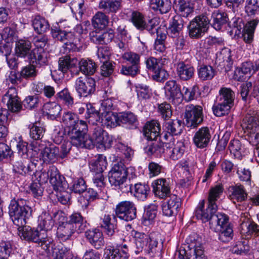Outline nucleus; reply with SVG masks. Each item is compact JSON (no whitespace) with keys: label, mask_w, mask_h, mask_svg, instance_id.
<instances>
[{"label":"nucleus","mask_w":259,"mask_h":259,"mask_svg":"<svg viewBox=\"0 0 259 259\" xmlns=\"http://www.w3.org/2000/svg\"><path fill=\"white\" fill-rule=\"evenodd\" d=\"M88 126L87 124V131L78 139L74 146L79 148L91 149L96 146L100 149H109L112 144V138L101 126H97L93 130L91 137L88 134Z\"/></svg>","instance_id":"obj_1"},{"label":"nucleus","mask_w":259,"mask_h":259,"mask_svg":"<svg viewBox=\"0 0 259 259\" xmlns=\"http://www.w3.org/2000/svg\"><path fill=\"white\" fill-rule=\"evenodd\" d=\"M61 122L64 126L65 134L71 140L73 146L87 131V123L82 120H79L77 115L71 112H64Z\"/></svg>","instance_id":"obj_2"},{"label":"nucleus","mask_w":259,"mask_h":259,"mask_svg":"<svg viewBox=\"0 0 259 259\" xmlns=\"http://www.w3.org/2000/svg\"><path fill=\"white\" fill-rule=\"evenodd\" d=\"M127 170L122 162H117L108 173L110 184L120 189L123 193L132 192V184L127 181Z\"/></svg>","instance_id":"obj_3"},{"label":"nucleus","mask_w":259,"mask_h":259,"mask_svg":"<svg viewBox=\"0 0 259 259\" xmlns=\"http://www.w3.org/2000/svg\"><path fill=\"white\" fill-rule=\"evenodd\" d=\"M24 200L21 199L11 201L9 206V213L13 223L20 228L24 227L26 220L31 215V208L24 204Z\"/></svg>","instance_id":"obj_4"},{"label":"nucleus","mask_w":259,"mask_h":259,"mask_svg":"<svg viewBox=\"0 0 259 259\" xmlns=\"http://www.w3.org/2000/svg\"><path fill=\"white\" fill-rule=\"evenodd\" d=\"M20 237L27 241H31L38 244V246L49 253L54 246L52 238L48 237L45 231L40 232L29 228H23L19 230Z\"/></svg>","instance_id":"obj_5"},{"label":"nucleus","mask_w":259,"mask_h":259,"mask_svg":"<svg viewBox=\"0 0 259 259\" xmlns=\"http://www.w3.org/2000/svg\"><path fill=\"white\" fill-rule=\"evenodd\" d=\"M48 38L46 35H41L34 38L35 48L29 55V59L32 63L39 66L46 65L48 62V53L44 48L48 42Z\"/></svg>","instance_id":"obj_6"},{"label":"nucleus","mask_w":259,"mask_h":259,"mask_svg":"<svg viewBox=\"0 0 259 259\" xmlns=\"http://www.w3.org/2000/svg\"><path fill=\"white\" fill-rule=\"evenodd\" d=\"M190 250L193 249V254L189 256L185 250L179 253V259H207L204 253L201 238L196 235H191L186 239Z\"/></svg>","instance_id":"obj_7"},{"label":"nucleus","mask_w":259,"mask_h":259,"mask_svg":"<svg viewBox=\"0 0 259 259\" xmlns=\"http://www.w3.org/2000/svg\"><path fill=\"white\" fill-rule=\"evenodd\" d=\"M210 21L205 14L196 16L190 21L188 26L189 35L190 38L198 39L207 31Z\"/></svg>","instance_id":"obj_8"},{"label":"nucleus","mask_w":259,"mask_h":259,"mask_svg":"<svg viewBox=\"0 0 259 259\" xmlns=\"http://www.w3.org/2000/svg\"><path fill=\"white\" fill-rule=\"evenodd\" d=\"M184 116L188 126L196 127L203 121L202 107L199 105H188L185 107Z\"/></svg>","instance_id":"obj_9"},{"label":"nucleus","mask_w":259,"mask_h":259,"mask_svg":"<svg viewBox=\"0 0 259 259\" xmlns=\"http://www.w3.org/2000/svg\"><path fill=\"white\" fill-rule=\"evenodd\" d=\"M115 213L120 219L128 222L136 218L137 209L133 202L123 201L116 205Z\"/></svg>","instance_id":"obj_10"},{"label":"nucleus","mask_w":259,"mask_h":259,"mask_svg":"<svg viewBox=\"0 0 259 259\" xmlns=\"http://www.w3.org/2000/svg\"><path fill=\"white\" fill-rule=\"evenodd\" d=\"M165 94L167 99L175 105H180L183 101L181 85L175 80H169L164 85Z\"/></svg>","instance_id":"obj_11"},{"label":"nucleus","mask_w":259,"mask_h":259,"mask_svg":"<svg viewBox=\"0 0 259 259\" xmlns=\"http://www.w3.org/2000/svg\"><path fill=\"white\" fill-rule=\"evenodd\" d=\"M146 68L149 71L152 72V78L157 81H163L168 74L167 71L162 68L160 60L154 57H149L145 61Z\"/></svg>","instance_id":"obj_12"},{"label":"nucleus","mask_w":259,"mask_h":259,"mask_svg":"<svg viewBox=\"0 0 259 259\" xmlns=\"http://www.w3.org/2000/svg\"><path fill=\"white\" fill-rule=\"evenodd\" d=\"M75 88L80 97H86L95 91V80L92 77H79L75 81Z\"/></svg>","instance_id":"obj_13"},{"label":"nucleus","mask_w":259,"mask_h":259,"mask_svg":"<svg viewBox=\"0 0 259 259\" xmlns=\"http://www.w3.org/2000/svg\"><path fill=\"white\" fill-rule=\"evenodd\" d=\"M208 203L207 207L205 209V201L204 200H201L196 208L195 215L198 220H201L202 222L209 221L210 225L212 217L217 214L218 206L216 203Z\"/></svg>","instance_id":"obj_14"},{"label":"nucleus","mask_w":259,"mask_h":259,"mask_svg":"<svg viewBox=\"0 0 259 259\" xmlns=\"http://www.w3.org/2000/svg\"><path fill=\"white\" fill-rule=\"evenodd\" d=\"M2 102L6 104L8 110L12 112L18 113L22 108V105L18 97L15 88L11 87L2 98Z\"/></svg>","instance_id":"obj_15"},{"label":"nucleus","mask_w":259,"mask_h":259,"mask_svg":"<svg viewBox=\"0 0 259 259\" xmlns=\"http://www.w3.org/2000/svg\"><path fill=\"white\" fill-rule=\"evenodd\" d=\"M85 237L90 244L96 249H102L105 245L103 233L98 229L85 231Z\"/></svg>","instance_id":"obj_16"},{"label":"nucleus","mask_w":259,"mask_h":259,"mask_svg":"<svg viewBox=\"0 0 259 259\" xmlns=\"http://www.w3.org/2000/svg\"><path fill=\"white\" fill-rule=\"evenodd\" d=\"M211 138L209 128L207 127H202L195 133L193 142L197 148L203 149L208 146Z\"/></svg>","instance_id":"obj_17"},{"label":"nucleus","mask_w":259,"mask_h":259,"mask_svg":"<svg viewBox=\"0 0 259 259\" xmlns=\"http://www.w3.org/2000/svg\"><path fill=\"white\" fill-rule=\"evenodd\" d=\"M52 171L50 173V183L56 191L63 192L67 186L65 178L60 174L59 170L55 166H52Z\"/></svg>","instance_id":"obj_18"},{"label":"nucleus","mask_w":259,"mask_h":259,"mask_svg":"<svg viewBox=\"0 0 259 259\" xmlns=\"http://www.w3.org/2000/svg\"><path fill=\"white\" fill-rule=\"evenodd\" d=\"M173 7L178 16L181 18V17L188 18L194 11L193 4L185 0H175Z\"/></svg>","instance_id":"obj_19"},{"label":"nucleus","mask_w":259,"mask_h":259,"mask_svg":"<svg viewBox=\"0 0 259 259\" xmlns=\"http://www.w3.org/2000/svg\"><path fill=\"white\" fill-rule=\"evenodd\" d=\"M228 191L230 198L234 203L244 201L247 198V194L244 187L240 184L229 186Z\"/></svg>","instance_id":"obj_20"},{"label":"nucleus","mask_w":259,"mask_h":259,"mask_svg":"<svg viewBox=\"0 0 259 259\" xmlns=\"http://www.w3.org/2000/svg\"><path fill=\"white\" fill-rule=\"evenodd\" d=\"M180 205V198L175 195H171L168 201L163 202L161 206L162 212L166 216H171L177 213Z\"/></svg>","instance_id":"obj_21"},{"label":"nucleus","mask_w":259,"mask_h":259,"mask_svg":"<svg viewBox=\"0 0 259 259\" xmlns=\"http://www.w3.org/2000/svg\"><path fill=\"white\" fill-rule=\"evenodd\" d=\"M159 123L154 120L147 122L143 128L144 135L150 141L155 140L160 135Z\"/></svg>","instance_id":"obj_22"},{"label":"nucleus","mask_w":259,"mask_h":259,"mask_svg":"<svg viewBox=\"0 0 259 259\" xmlns=\"http://www.w3.org/2000/svg\"><path fill=\"white\" fill-rule=\"evenodd\" d=\"M13 171L21 175L31 174L35 167V164L28 159H19L13 164Z\"/></svg>","instance_id":"obj_23"},{"label":"nucleus","mask_w":259,"mask_h":259,"mask_svg":"<svg viewBox=\"0 0 259 259\" xmlns=\"http://www.w3.org/2000/svg\"><path fill=\"white\" fill-rule=\"evenodd\" d=\"M215 64L221 67H227L230 69L233 64L231 50L224 48L218 53L216 54Z\"/></svg>","instance_id":"obj_24"},{"label":"nucleus","mask_w":259,"mask_h":259,"mask_svg":"<svg viewBox=\"0 0 259 259\" xmlns=\"http://www.w3.org/2000/svg\"><path fill=\"white\" fill-rule=\"evenodd\" d=\"M153 192L161 198L168 196L170 193L169 184L165 179H159L153 183Z\"/></svg>","instance_id":"obj_25"},{"label":"nucleus","mask_w":259,"mask_h":259,"mask_svg":"<svg viewBox=\"0 0 259 259\" xmlns=\"http://www.w3.org/2000/svg\"><path fill=\"white\" fill-rule=\"evenodd\" d=\"M177 71L178 76L183 80H188L194 75L195 69L189 64L181 61L177 63Z\"/></svg>","instance_id":"obj_26"},{"label":"nucleus","mask_w":259,"mask_h":259,"mask_svg":"<svg viewBox=\"0 0 259 259\" xmlns=\"http://www.w3.org/2000/svg\"><path fill=\"white\" fill-rule=\"evenodd\" d=\"M183 27L184 21L182 18L179 16H175L169 22L167 34L170 37L183 33Z\"/></svg>","instance_id":"obj_27"},{"label":"nucleus","mask_w":259,"mask_h":259,"mask_svg":"<svg viewBox=\"0 0 259 259\" xmlns=\"http://www.w3.org/2000/svg\"><path fill=\"white\" fill-rule=\"evenodd\" d=\"M121 4L117 0H100L98 8L106 14H115L121 9Z\"/></svg>","instance_id":"obj_28"},{"label":"nucleus","mask_w":259,"mask_h":259,"mask_svg":"<svg viewBox=\"0 0 259 259\" xmlns=\"http://www.w3.org/2000/svg\"><path fill=\"white\" fill-rule=\"evenodd\" d=\"M59 148L55 146L45 147L40 152V156L45 162L53 163L59 157Z\"/></svg>","instance_id":"obj_29"},{"label":"nucleus","mask_w":259,"mask_h":259,"mask_svg":"<svg viewBox=\"0 0 259 259\" xmlns=\"http://www.w3.org/2000/svg\"><path fill=\"white\" fill-rule=\"evenodd\" d=\"M67 223L73 226V228L78 234L81 233L87 228V222L83 221V218L80 213L74 212L71 214Z\"/></svg>","instance_id":"obj_30"},{"label":"nucleus","mask_w":259,"mask_h":259,"mask_svg":"<svg viewBox=\"0 0 259 259\" xmlns=\"http://www.w3.org/2000/svg\"><path fill=\"white\" fill-rule=\"evenodd\" d=\"M228 21L227 14L224 12L215 10L211 14V25L217 30H221Z\"/></svg>","instance_id":"obj_31"},{"label":"nucleus","mask_w":259,"mask_h":259,"mask_svg":"<svg viewBox=\"0 0 259 259\" xmlns=\"http://www.w3.org/2000/svg\"><path fill=\"white\" fill-rule=\"evenodd\" d=\"M100 225L109 236H112L115 232L116 225L112 221L111 215L109 214H104L101 217Z\"/></svg>","instance_id":"obj_32"},{"label":"nucleus","mask_w":259,"mask_h":259,"mask_svg":"<svg viewBox=\"0 0 259 259\" xmlns=\"http://www.w3.org/2000/svg\"><path fill=\"white\" fill-rule=\"evenodd\" d=\"M229 217L224 213H217L211 218L210 228L213 230L230 226Z\"/></svg>","instance_id":"obj_33"},{"label":"nucleus","mask_w":259,"mask_h":259,"mask_svg":"<svg viewBox=\"0 0 259 259\" xmlns=\"http://www.w3.org/2000/svg\"><path fill=\"white\" fill-rule=\"evenodd\" d=\"M136 250L135 252L138 254L143 250L147 251V246L150 239L149 235L136 232L135 234Z\"/></svg>","instance_id":"obj_34"},{"label":"nucleus","mask_w":259,"mask_h":259,"mask_svg":"<svg viewBox=\"0 0 259 259\" xmlns=\"http://www.w3.org/2000/svg\"><path fill=\"white\" fill-rule=\"evenodd\" d=\"M234 98L235 93L230 88L222 87L219 91L216 100L233 106Z\"/></svg>","instance_id":"obj_35"},{"label":"nucleus","mask_w":259,"mask_h":259,"mask_svg":"<svg viewBox=\"0 0 259 259\" xmlns=\"http://www.w3.org/2000/svg\"><path fill=\"white\" fill-rule=\"evenodd\" d=\"M78 62L75 57L71 58L69 55L63 56L58 61L59 70L63 73L66 72L68 70L75 67Z\"/></svg>","instance_id":"obj_36"},{"label":"nucleus","mask_w":259,"mask_h":259,"mask_svg":"<svg viewBox=\"0 0 259 259\" xmlns=\"http://www.w3.org/2000/svg\"><path fill=\"white\" fill-rule=\"evenodd\" d=\"M150 7L154 11L163 14L170 10L171 3L170 0H150Z\"/></svg>","instance_id":"obj_37"},{"label":"nucleus","mask_w":259,"mask_h":259,"mask_svg":"<svg viewBox=\"0 0 259 259\" xmlns=\"http://www.w3.org/2000/svg\"><path fill=\"white\" fill-rule=\"evenodd\" d=\"M32 25L35 31L42 34L50 29V24L47 20L39 15L35 16L32 21Z\"/></svg>","instance_id":"obj_38"},{"label":"nucleus","mask_w":259,"mask_h":259,"mask_svg":"<svg viewBox=\"0 0 259 259\" xmlns=\"http://www.w3.org/2000/svg\"><path fill=\"white\" fill-rule=\"evenodd\" d=\"M163 126L165 130L170 134L171 136L180 134L183 127L182 121L178 119L165 121Z\"/></svg>","instance_id":"obj_39"},{"label":"nucleus","mask_w":259,"mask_h":259,"mask_svg":"<svg viewBox=\"0 0 259 259\" xmlns=\"http://www.w3.org/2000/svg\"><path fill=\"white\" fill-rule=\"evenodd\" d=\"M38 228L40 229V232L50 230L54 225V221L52 216L48 212H42L38 217Z\"/></svg>","instance_id":"obj_40"},{"label":"nucleus","mask_w":259,"mask_h":259,"mask_svg":"<svg viewBox=\"0 0 259 259\" xmlns=\"http://www.w3.org/2000/svg\"><path fill=\"white\" fill-rule=\"evenodd\" d=\"M109 23L108 16L105 12H97L92 19V24L94 28H104Z\"/></svg>","instance_id":"obj_41"},{"label":"nucleus","mask_w":259,"mask_h":259,"mask_svg":"<svg viewBox=\"0 0 259 259\" xmlns=\"http://www.w3.org/2000/svg\"><path fill=\"white\" fill-rule=\"evenodd\" d=\"M75 232H77V231L73 228V226L66 222L59 226L57 234L59 239L64 241L69 239Z\"/></svg>","instance_id":"obj_42"},{"label":"nucleus","mask_w":259,"mask_h":259,"mask_svg":"<svg viewBox=\"0 0 259 259\" xmlns=\"http://www.w3.org/2000/svg\"><path fill=\"white\" fill-rule=\"evenodd\" d=\"M258 21L252 20L246 24L243 27L242 37L247 43H250L253 38L254 32Z\"/></svg>","instance_id":"obj_43"},{"label":"nucleus","mask_w":259,"mask_h":259,"mask_svg":"<svg viewBox=\"0 0 259 259\" xmlns=\"http://www.w3.org/2000/svg\"><path fill=\"white\" fill-rule=\"evenodd\" d=\"M31 43L30 41L20 39L16 42L15 53L17 56L24 57L30 54Z\"/></svg>","instance_id":"obj_44"},{"label":"nucleus","mask_w":259,"mask_h":259,"mask_svg":"<svg viewBox=\"0 0 259 259\" xmlns=\"http://www.w3.org/2000/svg\"><path fill=\"white\" fill-rule=\"evenodd\" d=\"M78 64L80 71L86 75H93L96 70V65L91 60L82 59Z\"/></svg>","instance_id":"obj_45"},{"label":"nucleus","mask_w":259,"mask_h":259,"mask_svg":"<svg viewBox=\"0 0 259 259\" xmlns=\"http://www.w3.org/2000/svg\"><path fill=\"white\" fill-rule=\"evenodd\" d=\"M258 232L259 225L253 222H242L240 225V233L245 237L250 236L253 233L257 234Z\"/></svg>","instance_id":"obj_46"},{"label":"nucleus","mask_w":259,"mask_h":259,"mask_svg":"<svg viewBox=\"0 0 259 259\" xmlns=\"http://www.w3.org/2000/svg\"><path fill=\"white\" fill-rule=\"evenodd\" d=\"M111 23L112 27L116 29L118 35L120 36V38H127V31L126 29V26L122 21L120 20L117 16L113 15Z\"/></svg>","instance_id":"obj_47"},{"label":"nucleus","mask_w":259,"mask_h":259,"mask_svg":"<svg viewBox=\"0 0 259 259\" xmlns=\"http://www.w3.org/2000/svg\"><path fill=\"white\" fill-rule=\"evenodd\" d=\"M233 106L221 102L215 101L212 107L213 114L218 117H221L227 115Z\"/></svg>","instance_id":"obj_48"},{"label":"nucleus","mask_w":259,"mask_h":259,"mask_svg":"<svg viewBox=\"0 0 259 259\" xmlns=\"http://www.w3.org/2000/svg\"><path fill=\"white\" fill-rule=\"evenodd\" d=\"M144 150L148 155L155 154L157 156H159L165 152V148L162 147L161 143L156 141L153 142V141L148 143Z\"/></svg>","instance_id":"obj_49"},{"label":"nucleus","mask_w":259,"mask_h":259,"mask_svg":"<svg viewBox=\"0 0 259 259\" xmlns=\"http://www.w3.org/2000/svg\"><path fill=\"white\" fill-rule=\"evenodd\" d=\"M57 99L61 102L67 107H72L74 103V98L67 89H64L57 94Z\"/></svg>","instance_id":"obj_50"},{"label":"nucleus","mask_w":259,"mask_h":259,"mask_svg":"<svg viewBox=\"0 0 259 259\" xmlns=\"http://www.w3.org/2000/svg\"><path fill=\"white\" fill-rule=\"evenodd\" d=\"M58 25V24H57L52 27L51 33L52 37L64 43L68 40L69 37L71 36L72 34L71 32H67L64 30H62Z\"/></svg>","instance_id":"obj_51"},{"label":"nucleus","mask_w":259,"mask_h":259,"mask_svg":"<svg viewBox=\"0 0 259 259\" xmlns=\"http://www.w3.org/2000/svg\"><path fill=\"white\" fill-rule=\"evenodd\" d=\"M246 114L244 118V123L246 126L252 125L259 122V116L257 112L253 108L249 107L246 110Z\"/></svg>","instance_id":"obj_52"},{"label":"nucleus","mask_w":259,"mask_h":259,"mask_svg":"<svg viewBox=\"0 0 259 259\" xmlns=\"http://www.w3.org/2000/svg\"><path fill=\"white\" fill-rule=\"evenodd\" d=\"M214 231L219 233V239L223 242H228L233 238V231L230 225Z\"/></svg>","instance_id":"obj_53"},{"label":"nucleus","mask_w":259,"mask_h":259,"mask_svg":"<svg viewBox=\"0 0 259 259\" xmlns=\"http://www.w3.org/2000/svg\"><path fill=\"white\" fill-rule=\"evenodd\" d=\"M224 187L222 184H218L212 187L209 190L208 201L211 203H216L215 201L220 197L224 191Z\"/></svg>","instance_id":"obj_54"},{"label":"nucleus","mask_w":259,"mask_h":259,"mask_svg":"<svg viewBox=\"0 0 259 259\" xmlns=\"http://www.w3.org/2000/svg\"><path fill=\"white\" fill-rule=\"evenodd\" d=\"M107 162L106 157L102 154L98 156L95 161L92 164L91 168L94 172H103L106 168Z\"/></svg>","instance_id":"obj_55"},{"label":"nucleus","mask_w":259,"mask_h":259,"mask_svg":"<svg viewBox=\"0 0 259 259\" xmlns=\"http://www.w3.org/2000/svg\"><path fill=\"white\" fill-rule=\"evenodd\" d=\"M43 110L44 112L48 116L55 118L60 113L61 111V108L56 103L49 102L44 104Z\"/></svg>","instance_id":"obj_56"},{"label":"nucleus","mask_w":259,"mask_h":259,"mask_svg":"<svg viewBox=\"0 0 259 259\" xmlns=\"http://www.w3.org/2000/svg\"><path fill=\"white\" fill-rule=\"evenodd\" d=\"M150 191V188L148 185L138 183L135 185V194L136 197L144 200L146 198Z\"/></svg>","instance_id":"obj_57"},{"label":"nucleus","mask_w":259,"mask_h":259,"mask_svg":"<svg viewBox=\"0 0 259 259\" xmlns=\"http://www.w3.org/2000/svg\"><path fill=\"white\" fill-rule=\"evenodd\" d=\"M119 125L125 124L127 125H135L137 122V116L132 112L119 113Z\"/></svg>","instance_id":"obj_58"},{"label":"nucleus","mask_w":259,"mask_h":259,"mask_svg":"<svg viewBox=\"0 0 259 259\" xmlns=\"http://www.w3.org/2000/svg\"><path fill=\"white\" fill-rule=\"evenodd\" d=\"M214 74L215 71L211 66H202L198 70L199 77L203 80L211 79Z\"/></svg>","instance_id":"obj_59"},{"label":"nucleus","mask_w":259,"mask_h":259,"mask_svg":"<svg viewBox=\"0 0 259 259\" xmlns=\"http://www.w3.org/2000/svg\"><path fill=\"white\" fill-rule=\"evenodd\" d=\"M185 151L184 144L180 141H177L173 149L170 151V157L174 160L181 158Z\"/></svg>","instance_id":"obj_60"},{"label":"nucleus","mask_w":259,"mask_h":259,"mask_svg":"<svg viewBox=\"0 0 259 259\" xmlns=\"http://www.w3.org/2000/svg\"><path fill=\"white\" fill-rule=\"evenodd\" d=\"M131 21L136 28L140 31H143L144 28L145 21L143 15L138 12L134 11L132 13Z\"/></svg>","instance_id":"obj_61"},{"label":"nucleus","mask_w":259,"mask_h":259,"mask_svg":"<svg viewBox=\"0 0 259 259\" xmlns=\"http://www.w3.org/2000/svg\"><path fill=\"white\" fill-rule=\"evenodd\" d=\"M158 204L155 201L149 204L144 214L143 218L145 222L152 221L155 218L157 212Z\"/></svg>","instance_id":"obj_62"},{"label":"nucleus","mask_w":259,"mask_h":259,"mask_svg":"<svg viewBox=\"0 0 259 259\" xmlns=\"http://www.w3.org/2000/svg\"><path fill=\"white\" fill-rule=\"evenodd\" d=\"M13 250L12 241H2L0 242V259L9 256Z\"/></svg>","instance_id":"obj_63"},{"label":"nucleus","mask_w":259,"mask_h":259,"mask_svg":"<svg viewBox=\"0 0 259 259\" xmlns=\"http://www.w3.org/2000/svg\"><path fill=\"white\" fill-rule=\"evenodd\" d=\"M245 12L248 16H253L259 12V0H246Z\"/></svg>","instance_id":"obj_64"}]
</instances>
